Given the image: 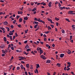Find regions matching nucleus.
<instances>
[{"instance_id": "a211bd4d", "label": "nucleus", "mask_w": 75, "mask_h": 75, "mask_svg": "<svg viewBox=\"0 0 75 75\" xmlns=\"http://www.w3.org/2000/svg\"><path fill=\"white\" fill-rule=\"evenodd\" d=\"M4 41H7V39H6V37H4Z\"/></svg>"}, {"instance_id": "4d7b16f0", "label": "nucleus", "mask_w": 75, "mask_h": 75, "mask_svg": "<svg viewBox=\"0 0 75 75\" xmlns=\"http://www.w3.org/2000/svg\"><path fill=\"white\" fill-rule=\"evenodd\" d=\"M44 37H47V36L46 35L44 34L43 35Z\"/></svg>"}, {"instance_id": "3c124183", "label": "nucleus", "mask_w": 75, "mask_h": 75, "mask_svg": "<svg viewBox=\"0 0 75 75\" xmlns=\"http://www.w3.org/2000/svg\"><path fill=\"white\" fill-rule=\"evenodd\" d=\"M69 69H70V68H68L67 69V71H69Z\"/></svg>"}, {"instance_id": "ddd939ff", "label": "nucleus", "mask_w": 75, "mask_h": 75, "mask_svg": "<svg viewBox=\"0 0 75 75\" xmlns=\"http://www.w3.org/2000/svg\"><path fill=\"white\" fill-rule=\"evenodd\" d=\"M29 46L28 45H27L25 47V48L27 49V48H29Z\"/></svg>"}, {"instance_id": "9b49d317", "label": "nucleus", "mask_w": 75, "mask_h": 75, "mask_svg": "<svg viewBox=\"0 0 75 75\" xmlns=\"http://www.w3.org/2000/svg\"><path fill=\"white\" fill-rule=\"evenodd\" d=\"M33 24H38V22L34 21L33 23Z\"/></svg>"}, {"instance_id": "7c9ffc66", "label": "nucleus", "mask_w": 75, "mask_h": 75, "mask_svg": "<svg viewBox=\"0 0 75 75\" xmlns=\"http://www.w3.org/2000/svg\"><path fill=\"white\" fill-rule=\"evenodd\" d=\"M30 51H31V49H27V52Z\"/></svg>"}, {"instance_id": "4be33fe9", "label": "nucleus", "mask_w": 75, "mask_h": 75, "mask_svg": "<svg viewBox=\"0 0 75 75\" xmlns=\"http://www.w3.org/2000/svg\"><path fill=\"white\" fill-rule=\"evenodd\" d=\"M2 53H3L4 54H6V52H5V51L4 50H2Z\"/></svg>"}, {"instance_id": "423d86ee", "label": "nucleus", "mask_w": 75, "mask_h": 75, "mask_svg": "<svg viewBox=\"0 0 75 75\" xmlns=\"http://www.w3.org/2000/svg\"><path fill=\"white\" fill-rule=\"evenodd\" d=\"M51 4H52V2H50L48 4V6L49 7H51Z\"/></svg>"}, {"instance_id": "6e6552de", "label": "nucleus", "mask_w": 75, "mask_h": 75, "mask_svg": "<svg viewBox=\"0 0 75 75\" xmlns=\"http://www.w3.org/2000/svg\"><path fill=\"white\" fill-rule=\"evenodd\" d=\"M67 54H71V51H70L69 50H68V51L67 52Z\"/></svg>"}, {"instance_id": "13d9d810", "label": "nucleus", "mask_w": 75, "mask_h": 75, "mask_svg": "<svg viewBox=\"0 0 75 75\" xmlns=\"http://www.w3.org/2000/svg\"><path fill=\"white\" fill-rule=\"evenodd\" d=\"M28 74H29V75H31V72H28Z\"/></svg>"}, {"instance_id": "39448f33", "label": "nucleus", "mask_w": 75, "mask_h": 75, "mask_svg": "<svg viewBox=\"0 0 75 75\" xmlns=\"http://www.w3.org/2000/svg\"><path fill=\"white\" fill-rule=\"evenodd\" d=\"M59 9H60L61 10H62V9H65V7H59Z\"/></svg>"}, {"instance_id": "473e14b6", "label": "nucleus", "mask_w": 75, "mask_h": 75, "mask_svg": "<svg viewBox=\"0 0 75 75\" xmlns=\"http://www.w3.org/2000/svg\"><path fill=\"white\" fill-rule=\"evenodd\" d=\"M10 39L11 40H13V38H12V36H10Z\"/></svg>"}, {"instance_id": "e433bc0d", "label": "nucleus", "mask_w": 75, "mask_h": 75, "mask_svg": "<svg viewBox=\"0 0 75 75\" xmlns=\"http://www.w3.org/2000/svg\"><path fill=\"white\" fill-rule=\"evenodd\" d=\"M11 50H14V47H11Z\"/></svg>"}, {"instance_id": "8fccbe9b", "label": "nucleus", "mask_w": 75, "mask_h": 75, "mask_svg": "<svg viewBox=\"0 0 75 75\" xmlns=\"http://www.w3.org/2000/svg\"><path fill=\"white\" fill-rule=\"evenodd\" d=\"M15 38H16V37H15V36H14L13 37V40H14V39H15Z\"/></svg>"}, {"instance_id": "aec40b11", "label": "nucleus", "mask_w": 75, "mask_h": 75, "mask_svg": "<svg viewBox=\"0 0 75 75\" xmlns=\"http://www.w3.org/2000/svg\"><path fill=\"white\" fill-rule=\"evenodd\" d=\"M62 33H63V34H65V30H62Z\"/></svg>"}, {"instance_id": "6e6d98bb", "label": "nucleus", "mask_w": 75, "mask_h": 75, "mask_svg": "<svg viewBox=\"0 0 75 75\" xmlns=\"http://www.w3.org/2000/svg\"><path fill=\"white\" fill-rule=\"evenodd\" d=\"M5 56V54H2V57H4Z\"/></svg>"}, {"instance_id": "20e7f679", "label": "nucleus", "mask_w": 75, "mask_h": 75, "mask_svg": "<svg viewBox=\"0 0 75 75\" xmlns=\"http://www.w3.org/2000/svg\"><path fill=\"white\" fill-rule=\"evenodd\" d=\"M3 24L4 25H7V24H8V22H7V21H5L3 23Z\"/></svg>"}, {"instance_id": "37998d69", "label": "nucleus", "mask_w": 75, "mask_h": 75, "mask_svg": "<svg viewBox=\"0 0 75 75\" xmlns=\"http://www.w3.org/2000/svg\"><path fill=\"white\" fill-rule=\"evenodd\" d=\"M16 20H15L14 21H13V24H15L16 23Z\"/></svg>"}, {"instance_id": "a18cd8bd", "label": "nucleus", "mask_w": 75, "mask_h": 75, "mask_svg": "<svg viewBox=\"0 0 75 75\" xmlns=\"http://www.w3.org/2000/svg\"><path fill=\"white\" fill-rule=\"evenodd\" d=\"M28 42V41L27 40H26L24 42V43H25V44H26Z\"/></svg>"}, {"instance_id": "0e129e2a", "label": "nucleus", "mask_w": 75, "mask_h": 75, "mask_svg": "<svg viewBox=\"0 0 75 75\" xmlns=\"http://www.w3.org/2000/svg\"><path fill=\"white\" fill-rule=\"evenodd\" d=\"M7 16H8V15H7L5 17V18H6L7 17Z\"/></svg>"}, {"instance_id": "c756f323", "label": "nucleus", "mask_w": 75, "mask_h": 75, "mask_svg": "<svg viewBox=\"0 0 75 75\" xmlns=\"http://www.w3.org/2000/svg\"><path fill=\"white\" fill-rule=\"evenodd\" d=\"M0 29H1V30H5V29L4 28L2 27H0Z\"/></svg>"}, {"instance_id": "680f3d73", "label": "nucleus", "mask_w": 75, "mask_h": 75, "mask_svg": "<svg viewBox=\"0 0 75 75\" xmlns=\"http://www.w3.org/2000/svg\"><path fill=\"white\" fill-rule=\"evenodd\" d=\"M40 43L41 44H44V42H40Z\"/></svg>"}, {"instance_id": "c03bdc74", "label": "nucleus", "mask_w": 75, "mask_h": 75, "mask_svg": "<svg viewBox=\"0 0 75 75\" xmlns=\"http://www.w3.org/2000/svg\"><path fill=\"white\" fill-rule=\"evenodd\" d=\"M17 70H19V69H20V67H18L17 68Z\"/></svg>"}, {"instance_id": "a878e982", "label": "nucleus", "mask_w": 75, "mask_h": 75, "mask_svg": "<svg viewBox=\"0 0 75 75\" xmlns=\"http://www.w3.org/2000/svg\"><path fill=\"white\" fill-rule=\"evenodd\" d=\"M55 20H57V21H58L59 20V18H57V17H56L55 18Z\"/></svg>"}, {"instance_id": "ea45409f", "label": "nucleus", "mask_w": 75, "mask_h": 75, "mask_svg": "<svg viewBox=\"0 0 75 75\" xmlns=\"http://www.w3.org/2000/svg\"><path fill=\"white\" fill-rule=\"evenodd\" d=\"M11 28H14V25H11Z\"/></svg>"}, {"instance_id": "69168bd1", "label": "nucleus", "mask_w": 75, "mask_h": 75, "mask_svg": "<svg viewBox=\"0 0 75 75\" xmlns=\"http://www.w3.org/2000/svg\"><path fill=\"white\" fill-rule=\"evenodd\" d=\"M5 51L6 52H8V50H7L6 49H5Z\"/></svg>"}, {"instance_id": "f8f14e48", "label": "nucleus", "mask_w": 75, "mask_h": 75, "mask_svg": "<svg viewBox=\"0 0 75 75\" xmlns=\"http://www.w3.org/2000/svg\"><path fill=\"white\" fill-rule=\"evenodd\" d=\"M4 47H5V46L4 45H3L0 46V48H4Z\"/></svg>"}, {"instance_id": "338daca9", "label": "nucleus", "mask_w": 75, "mask_h": 75, "mask_svg": "<svg viewBox=\"0 0 75 75\" xmlns=\"http://www.w3.org/2000/svg\"><path fill=\"white\" fill-rule=\"evenodd\" d=\"M52 47H55V44H53L52 45Z\"/></svg>"}, {"instance_id": "a19ab883", "label": "nucleus", "mask_w": 75, "mask_h": 75, "mask_svg": "<svg viewBox=\"0 0 75 75\" xmlns=\"http://www.w3.org/2000/svg\"><path fill=\"white\" fill-rule=\"evenodd\" d=\"M67 64H68V65H71V62H67Z\"/></svg>"}, {"instance_id": "b1692460", "label": "nucleus", "mask_w": 75, "mask_h": 75, "mask_svg": "<svg viewBox=\"0 0 75 75\" xmlns=\"http://www.w3.org/2000/svg\"><path fill=\"white\" fill-rule=\"evenodd\" d=\"M70 40H72V36L70 35Z\"/></svg>"}, {"instance_id": "5fc2aeb1", "label": "nucleus", "mask_w": 75, "mask_h": 75, "mask_svg": "<svg viewBox=\"0 0 75 75\" xmlns=\"http://www.w3.org/2000/svg\"><path fill=\"white\" fill-rule=\"evenodd\" d=\"M15 35H16V37H18V35L17 34V33H15Z\"/></svg>"}, {"instance_id": "2eb2a0df", "label": "nucleus", "mask_w": 75, "mask_h": 75, "mask_svg": "<svg viewBox=\"0 0 75 75\" xmlns=\"http://www.w3.org/2000/svg\"><path fill=\"white\" fill-rule=\"evenodd\" d=\"M37 10V8H34L33 9H32V11H35Z\"/></svg>"}, {"instance_id": "4468645a", "label": "nucleus", "mask_w": 75, "mask_h": 75, "mask_svg": "<svg viewBox=\"0 0 75 75\" xmlns=\"http://www.w3.org/2000/svg\"><path fill=\"white\" fill-rule=\"evenodd\" d=\"M47 20L49 21H50V22H52V20L49 19V18H47Z\"/></svg>"}, {"instance_id": "6ab92c4d", "label": "nucleus", "mask_w": 75, "mask_h": 75, "mask_svg": "<svg viewBox=\"0 0 75 75\" xmlns=\"http://www.w3.org/2000/svg\"><path fill=\"white\" fill-rule=\"evenodd\" d=\"M6 29H8L7 30L8 31H10V28H9L6 27Z\"/></svg>"}, {"instance_id": "393cba45", "label": "nucleus", "mask_w": 75, "mask_h": 75, "mask_svg": "<svg viewBox=\"0 0 75 75\" xmlns=\"http://www.w3.org/2000/svg\"><path fill=\"white\" fill-rule=\"evenodd\" d=\"M8 34L9 35H13V33H9Z\"/></svg>"}, {"instance_id": "603ef678", "label": "nucleus", "mask_w": 75, "mask_h": 75, "mask_svg": "<svg viewBox=\"0 0 75 75\" xmlns=\"http://www.w3.org/2000/svg\"><path fill=\"white\" fill-rule=\"evenodd\" d=\"M45 34H48V31H47V32H45Z\"/></svg>"}, {"instance_id": "de8ad7c7", "label": "nucleus", "mask_w": 75, "mask_h": 75, "mask_svg": "<svg viewBox=\"0 0 75 75\" xmlns=\"http://www.w3.org/2000/svg\"><path fill=\"white\" fill-rule=\"evenodd\" d=\"M25 74L26 75H28V74H27V71H25Z\"/></svg>"}, {"instance_id": "e2e57ef3", "label": "nucleus", "mask_w": 75, "mask_h": 75, "mask_svg": "<svg viewBox=\"0 0 75 75\" xmlns=\"http://www.w3.org/2000/svg\"><path fill=\"white\" fill-rule=\"evenodd\" d=\"M23 23L24 24H25V20H23Z\"/></svg>"}, {"instance_id": "0eeeda50", "label": "nucleus", "mask_w": 75, "mask_h": 75, "mask_svg": "<svg viewBox=\"0 0 75 75\" xmlns=\"http://www.w3.org/2000/svg\"><path fill=\"white\" fill-rule=\"evenodd\" d=\"M64 54H60V57H61V58H63V57H64Z\"/></svg>"}, {"instance_id": "72a5a7b5", "label": "nucleus", "mask_w": 75, "mask_h": 75, "mask_svg": "<svg viewBox=\"0 0 75 75\" xmlns=\"http://www.w3.org/2000/svg\"><path fill=\"white\" fill-rule=\"evenodd\" d=\"M66 8V9L67 10H69V9H70V8H69V7H68V8L66 7V8Z\"/></svg>"}, {"instance_id": "412c9836", "label": "nucleus", "mask_w": 75, "mask_h": 75, "mask_svg": "<svg viewBox=\"0 0 75 75\" xmlns=\"http://www.w3.org/2000/svg\"><path fill=\"white\" fill-rule=\"evenodd\" d=\"M21 59H22V60H23V59H26V58H25V57H22V58Z\"/></svg>"}, {"instance_id": "1a4fd4ad", "label": "nucleus", "mask_w": 75, "mask_h": 75, "mask_svg": "<svg viewBox=\"0 0 75 75\" xmlns=\"http://www.w3.org/2000/svg\"><path fill=\"white\" fill-rule=\"evenodd\" d=\"M26 67L27 68H30V65L29 64H26Z\"/></svg>"}, {"instance_id": "f257e3e1", "label": "nucleus", "mask_w": 75, "mask_h": 75, "mask_svg": "<svg viewBox=\"0 0 75 75\" xmlns=\"http://www.w3.org/2000/svg\"><path fill=\"white\" fill-rule=\"evenodd\" d=\"M68 14L70 15H74L75 14V13H73V11H70L68 12Z\"/></svg>"}, {"instance_id": "f704fd0d", "label": "nucleus", "mask_w": 75, "mask_h": 75, "mask_svg": "<svg viewBox=\"0 0 75 75\" xmlns=\"http://www.w3.org/2000/svg\"><path fill=\"white\" fill-rule=\"evenodd\" d=\"M64 71H67V67H65L64 68Z\"/></svg>"}, {"instance_id": "bf43d9fd", "label": "nucleus", "mask_w": 75, "mask_h": 75, "mask_svg": "<svg viewBox=\"0 0 75 75\" xmlns=\"http://www.w3.org/2000/svg\"><path fill=\"white\" fill-rule=\"evenodd\" d=\"M21 63H22V64H24V63H25V62H24L22 61L21 62Z\"/></svg>"}, {"instance_id": "79ce46f5", "label": "nucleus", "mask_w": 75, "mask_h": 75, "mask_svg": "<svg viewBox=\"0 0 75 75\" xmlns=\"http://www.w3.org/2000/svg\"><path fill=\"white\" fill-rule=\"evenodd\" d=\"M50 26H51V27H52V28H54V26L53 25H50Z\"/></svg>"}, {"instance_id": "f03ea898", "label": "nucleus", "mask_w": 75, "mask_h": 75, "mask_svg": "<svg viewBox=\"0 0 75 75\" xmlns=\"http://www.w3.org/2000/svg\"><path fill=\"white\" fill-rule=\"evenodd\" d=\"M46 62L47 64H50V63L51 62V60L49 59H47L46 60Z\"/></svg>"}, {"instance_id": "f3484780", "label": "nucleus", "mask_w": 75, "mask_h": 75, "mask_svg": "<svg viewBox=\"0 0 75 75\" xmlns=\"http://www.w3.org/2000/svg\"><path fill=\"white\" fill-rule=\"evenodd\" d=\"M24 19L25 20H28V18H27V17H24Z\"/></svg>"}, {"instance_id": "9d476101", "label": "nucleus", "mask_w": 75, "mask_h": 75, "mask_svg": "<svg viewBox=\"0 0 75 75\" xmlns=\"http://www.w3.org/2000/svg\"><path fill=\"white\" fill-rule=\"evenodd\" d=\"M36 65H36V68L37 69H38V68L40 67V65H39V64H37Z\"/></svg>"}, {"instance_id": "2f4dec72", "label": "nucleus", "mask_w": 75, "mask_h": 75, "mask_svg": "<svg viewBox=\"0 0 75 75\" xmlns=\"http://www.w3.org/2000/svg\"><path fill=\"white\" fill-rule=\"evenodd\" d=\"M31 53H32V54H33V55H35V53H34V52H33V51H32L31 52Z\"/></svg>"}, {"instance_id": "7ed1b4c3", "label": "nucleus", "mask_w": 75, "mask_h": 75, "mask_svg": "<svg viewBox=\"0 0 75 75\" xmlns=\"http://www.w3.org/2000/svg\"><path fill=\"white\" fill-rule=\"evenodd\" d=\"M40 57L41 58H42L43 59H46V58H45L44 59V57H45V56L44 55H42L40 56Z\"/></svg>"}, {"instance_id": "864d4df0", "label": "nucleus", "mask_w": 75, "mask_h": 75, "mask_svg": "<svg viewBox=\"0 0 75 75\" xmlns=\"http://www.w3.org/2000/svg\"><path fill=\"white\" fill-rule=\"evenodd\" d=\"M39 50H40V51H41L42 50H41V47H39Z\"/></svg>"}, {"instance_id": "5701e85b", "label": "nucleus", "mask_w": 75, "mask_h": 75, "mask_svg": "<svg viewBox=\"0 0 75 75\" xmlns=\"http://www.w3.org/2000/svg\"><path fill=\"white\" fill-rule=\"evenodd\" d=\"M19 21L20 22V23H21V21H23V20L22 18H20L19 19Z\"/></svg>"}, {"instance_id": "bb28decb", "label": "nucleus", "mask_w": 75, "mask_h": 75, "mask_svg": "<svg viewBox=\"0 0 75 75\" xmlns=\"http://www.w3.org/2000/svg\"><path fill=\"white\" fill-rule=\"evenodd\" d=\"M66 20L68 21V22H70V21H69V19L66 18Z\"/></svg>"}, {"instance_id": "c9c22d12", "label": "nucleus", "mask_w": 75, "mask_h": 75, "mask_svg": "<svg viewBox=\"0 0 75 75\" xmlns=\"http://www.w3.org/2000/svg\"><path fill=\"white\" fill-rule=\"evenodd\" d=\"M72 28H75V25H72Z\"/></svg>"}, {"instance_id": "09e8293b", "label": "nucleus", "mask_w": 75, "mask_h": 75, "mask_svg": "<svg viewBox=\"0 0 75 75\" xmlns=\"http://www.w3.org/2000/svg\"><path fill=\"white\" fill-rule=\"evenodd\" d=\"M71 74H72V75H75V74H74V72H73V71H71Z\"/></svg>"}, {"instance_id": "58836bf2", "label": "nucleus", "mask_w": 75, "mask_h": 75, "mask_svg": "<svg viewBox=\"0 0 75 75\" xmlns=\"http://www.w3.org/2000/svg\"><path fill=\"white\" fill-rule=\"evenodd\" d=\"M18 25V27H19V28H20V27H21V24L18 25Z\"/></svg>"}, {"instance_id": "774afa93", "label": "nucleus", "mask_w": 75, "mask_h": 75, "mask_svg": "<svg viewBox=\"0 0 75 75\" xmlns=\"http://www.w3.org/2000/svg\"><path fill=\"white\" fill-rule=\"evenodd\" d=\"M40 53H41V52H42V53H43V50H41V51H40Z\"/></svg>"}, {"instance_id": "4c0bfd02", "label": "nucleus", "mask_w": 75, "mask_h": 75, "mask_svg": "<svg viewBox=\"0 0 75 75\" xmlns=\"http://www.w3.org/2000/svg\"><path fill=\"white\" fill-rule=\"evenodd\" d=\"M61 65V64H59V63H57V66H60Z\"/></svg>"}, {"instance_id": "052dcab7", "label": "nucleus", "mask_w": 75, "mask_h": 75, "mask_svg": "<svg viewBox=\"0 0 75 75\" xmlns=\"http://www.w3.org/2000/svg\"><path fill=\"white\" fill-rule=\"evenodd\" d=\"M40 19L39 18L38 19V21H39V22H40Z\"/></svg>"}, {"instance_id": "cd10ccee", "label": "nucleus", "mask_w": 75, "mask_h": 75, "mask_svg": "<svg viewBox=\"0 0 75 75\" xmlns=\"http://www.w3.org/2000/svg\"><path fill=\"white\" fill-rule=\"evenodd\" d=\"M34 20H35V21H38V18H34Z\"/></svg>"}, {"instance_id": "c85d7f7f", "label": "nucleus", "mask_w": 75, "mask_h": 75, "mask_svg": "<svg viewBox=\"0 0 75 75\" xmlns=\"http://www.w3.org/2000/svg\"><path fill=\"white\" fill-rule=\"evenodd\" d=\"M47 28H48V29H49V30H51V27H50V26H48L47 27Z\"/></svg>"}, {"instance_id": "dca6fc26", "label": "nucleus", "mask_w": 75, "mask_h": 75, "mask_svg": "<svg viewBox=\"0 0 75 75\" xmlns=\"http://www.w3.org/2000/svg\"><path fill=\"white\" fill-rule=\"evenodd\" d=\"M21 68L22 69H23V68H24L23 65L21 64Z\"/></svg>"}, {"instance_id": "49530a36", "label": "nucleus", "mask_w": 75, "mask_h": 75, "mask_svg": "<svg viewBox=\"0 0 75 75\" xmlns=\"http://www.w3.org/2000/svg\"><path fill=\"white\" fill-rule=\"evenodd\" d=\"M0 2H1V3H4V0H0Z\"/></svg>"}]
</instances>
